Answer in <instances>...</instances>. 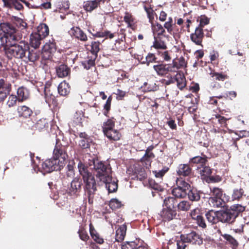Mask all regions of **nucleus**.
Returning a JSON list of instances; mask_svg holds the SVG:
<instances>
[{
    "label": "nucleus",
    "mask_w": 249,
    "mask_h": 249,
    "mask_svg": "<svg viewBox=\"0 0 249 249\" xmlns=\"http://www.w3.org/2000/svg\"><path fill=\"white\" fill-rule=\"evenodd\" d=\"M206 161L207 160L205 157L196 156L192 158L190 160V162L194 163H199L200 164V165H202L205 163Z\"/></svg>",
    "instance_id": "47"
},
{
    "label": "nucleus",
    "mask_w": 249,
    "mask_h": 249,
    "mask_svg": "<svg viewBox=\"0 0 249 249\" xmlns=\"http://www.w3.org/2000/svg\"><path fill=\"white\" fill-rule=\"evenodd\" d=\"M78 233L80 239L83 241H86L88 240L89 238L86 231L83 229L79 230L78 231Z\"/></svg>",
    "instance_id": "62"
},
{
    "label": "nucleus",
    "mask_w": 249,
    "mask_h": 249,
    "mask_svg": "<svg viewBox=\"0 0 249 249\" xmlns=\"http://www.w3.org/2000/svg\"><path fill=\"white\" fill-rule=\"evenodd\" d=\"M57 89L58 92L60 95L66 96L70 91V87L68 83L63 81L59 84Z\"/></svg>",
    "instance_id": "23"
},
{
    "label": "nucleus",
    "mask_w": 249,
    "mask_h": 249,
    "mask_svg": "<svg viewBox=\"0 0 249 249\" xmlns=\"http://www.w3.org/2000/svg\"><path fill=\"white\" fill-rule=\"evenodd\" d=\"M81 29L77 27H72L69 31V34L72 36H74L75 38H77L79 33H80Z\"/></svg>",
    "instance_id": "60"
},
{
    "label": "nucleus",
    "mask_w": 249,
    "mask_h": 249,
    "mask_svg": "<svg viewBox=\"0 0 249 249\" xmlns=\"http://www.w3.org/2000/svg\"><path fill=\"white\" fill-rule=\"evenodd\" d=\"M100 181L105 184L106 188L109 193L115 192L118 189L117 181L115 179H113L110 175L107 176Z\"/></svg>",
    "instance_id": "12"
},
{
    "label": "nucleus",
    "mask_w": 249,
    "mask_h": 249,
    "mask_svg": "<svg viewBox=\"0 0 249 249\" xmlns=\"http://www.w3.org/2000/svg\"><path fill=\"white\" fill-rule=\"evenodd\" d=\"M204 37L203 28L197 27L196 28L195 31L190 35L191 40L197 45L202 46V41Z\"/></svg>",
    "instance_id": "14"
},
{
    "label": "nucleus",
    "mask_w": 249,
    "mask_h": 249,
    "mask_svg": "<svg viewBox=\"0 0 249 249\" xmlns=\"http://www.w3.org/2000/svg\"><path fill=\"white\" fill-rule=\"evenodd\" d=\"M101 0H88L83 3V8L87 12H91L97 8Z\"/></svg>",
    "instance_id": "18"
},
{
    "label": "nucleus",
    "mask_w": 249,
    "mask_h": 249,
    "mask_svg": "<svg viewBox=\"0 0 249 249\" xmlns=\"http://www.w3.org/2000/svg\"><path fill=\"white\" fill-rule=\"evenodd\" d=\"M176 209H166L163 208L162 211L160 212V216L164 220H170L173 219L176 215Z\"/></svg>",
    "instance_id": "17"
},
{
    "label": "nucleus",
    "mask_w": 249,
    "mask_h": 249,
    "mask_svg": "<svg viewBox=\"0 0 249 249\" xmlns=\"http://www.w3.org/2000/svg\"><path fill=\"white\" fill-rule=\"evenodd\" d=\"M56 71L57 76L61 78L68 76L70 73V68L64 64L61 65L56 68Z\"/></svg>",
    "instance_id": "20"
},
{
    "label": "nucleus",
    "mask_w": 249,
    "mask_h": 249,
    "mask_svg": "<svg viewBox=\"0 0 249 249\" xmlns=\"http://www.w3.org/2000/svg\"><path fill=\"white\" fill-rule=\"evenodd\" d=\"M19 37L17 36V30L8 22L0 24V43L11 44L15 40H19Z\"/></svg>",
    "instance_id": "3"
},
{
    "label": "nucleus",
    "mask_w": 249,
    "mask_h": 249,
    "mask_svg": "<svg viewBox=\"0 0 249 249\" xmlns=\"http://www.w3.org/2000/svg\"><path fill=\"white\" fill-rule=\"evenodd\" d=\"M114 125V123L111 120H108L103 125V131L104 134L106 133L107 131L113 129Z\"/></svg>",
    "instance_id": "48"
},
{
    "label": "nucleus",
    "mask_w": 249,
    "mask_h": 249,
    "mask_svg": "<svg viewBox=\"0 0 249 249\" xmlns=\"http://www.w3.org/2000/svg\"><path fill=\"white\" fill-rule=\"evenodd\" d=\"M109 205L112 209H116L121 207V203L118 199L113 198L110 200Z\"/></svg>",
    "instance_id": "51"
},
{
    "label": "nucleus",
    "mask_w": 249,
    "mask_h": 249,
    "mask_svg": "<svg viewBox=\"0 0 249 249\" xmlns=\"http://www.w3.org/2000/svg\"><path fill=\"white\" fill-rule=\"evenodd\" d=\"M84 114L82 111H77L73 115V123L76 125H81L84 120Z\"/></svg>",
    "instance_id": "31"
},
{
    "label": "nucleus",
    "mask_w": 249,
    "mask_h": 249,
    "mask_svg": "<svg viewBox=\"0 0 249 249\" xmlns=\"http://www.w3.org/2000/svg\"><path fill=\"white\" fill-rule=\"evenodd\" d=\"M231 213L236 214V217L240 213L243 212L245 210V207L240 204H234L229 209Z\"/></svg>",
    "instance_id": "38"
},
{
    "label": "nucleus",
    "mask_w": 249,
    "mask_h": 249,
    "mask_svg": "<svg viewBox=\"0 0 249 249\" xmlns=\"http://www.w3.org/2000/svg\"><path fill=\"white\" fill-rule=\"evenodd\" d=\"M89 138L80 139L79 142V145L83 149L90 148L91 146H94V144L90 143Z\"/></svg>",
    "instance_id": "41"
},
{
    "label": "nucleus",
    "mask_w": 249,
    "mask_h": 249,
    "mask_svg": "<svg viewBox=\"0 0 249 249\" xmlns=\"http://www.w3.org/2000/svg\"><path fill=\"white\" fill-rule=\"evenodd\" d=\"M177 187L172 190V194L177 198L184 197L190 187V185L183 180L182 178H177L176 180Z\"/></svg>",
    "instance_id": "7"
},
{
    "label": "nucleus",
    "mask_w": 249,
    "mask_h": 249,
    "mask_svg": "<svg viewBox=\"0 0 249 249\" xmlns=\"http://www.w3.org/2000/svg\"><path fill=\"white\" fill-rule=\"evenodd\" d=\"M191 204L187 201H181L178 204V209L180 211H187L190 208Z\"/></svg>",
    "instance_id": "45"
},
{
    "label": "nucleus",
    "mask_w": 249,
    "mask_h": 249,
    "mask_svg": "<svg viewBox=\"0 0 249 249\" xmlns=\"http://www.w3.org/2000/svg\"><path fill=\"white\" fill-rule=\"evenodd\" d=\"M154 41L153 47L156 49H166L167 47L165 42L161 40L160 38L154 36Z\"/></svg>",
    "instance_id": "36"
},
{
    "label": "nucleus",
    "mask_w": 249,
    "mask_h": 249,
    "mask_svg": "<svg viewBox=\"0 0 249 249\" xmlns=\"http://www.w3.org/2000/svg\"><path fill=\"white\" fill-rule=\"evenodd\" d=\"M89 160V166L95 171L96 177L100 181L110 175L111 168L109 165L105 164L102 161L93 158Z\"/></svg>",
    "instance_id": "4"
},
{
    "label": "nucleus",
    "mask_w": 249,
    "mask_h": 249,
    "mask_svg": "<svg viewBox=\"0 0 249 249\" xmlns=\"http://www.w3.org/2000/svg\"><path fill=\"white\" fill-rule=\"evenodd\" d=\"M124 21L127 24V27L132 28L134 24V18L131 14L125 12L124 16Z\"/></svg>",
    "instance_id": "43"
},
{
    "label": "nucleus",
    "mask_w": 249,
    "mask_h": 249,
    "mask_svg": "<svg viewBox=\"0 0 249 249\" xmlns=\"http://www.w3.org/2000/svg\"><path fill=\"white\" fill-rule=\"evenodd\" d=\"M18 115L25 118H27L31 116L32 113V110L28 107L22 106L18 107Z\"/></svg>",
    "instance_id": "29"
},
{
    "label": "nucleus",
    "mask_w": 249,
    "mask_h": 249,
    "mask_svg": "<svg viewBox=\"0 0 249 249\" xmlns=\"http://www.w3.org/2000/svg\"><path fill=\"white\" fill-rule=\"evenodd\" d=\"M167 171V170H161L159 171H153L157 181H160L162 179V177L164 175L165 173Z\"/></svg>",
    "instance_id": "53"
},
{
    "label": "nucleus",
    "mask_w": 249,
    "mask_h": 249,
    "mask_svg": "<svg viewBox=\"0 0 249 249\" xmlns=\"http://www.w3.org/2000/svg\"><path fill=\"white\" fill-rule=\"evenodd\" d=\"M176 81L177 83L178 87L182 89L186 86L185 78L182 74L178 73L176 75Z\"/></svg>",
    "instance_id": "34"
},
{
    "label": "nucleus",
    "mask_w": 249,
    "mask_h": 249,
    "mask_svg": "<svg viewBox=\"0 0 249 249\" xmlns=\"http://www.w3.org/2000/svg\"><path fill=\"white\" fill-rule=\"evenodd\" d=\"M105 135H106V136L110 140L114 141H117L119 140L121 136L119 132L113 129L111 130L107 131Z\"/></svg>",
    "instance_id": "37"
},
{
    "label": "nucleus",
    "mask_w": 249,
    "mask_h": 249,
    "mask_svg": "<svg viewBox=\"0 0 249 249\" xmlns=\"http://www.w3.org/2000/svg\"><path fill=\"white\" fill-rule=\"evenodd\" d=\"M11 85L3 79H0V102L4 100L7 96L10 93Z\"/></svg>",
    "instance_id": "15"
},
{
    "label": "nucleus",
    "mask_w": 249,
    "mask_h": 249,
    "mask_svg": "<svg viewBox=\"0 0 249 249\" xmlns=\"http://www.w3.org/2000/svg\"><path fill=\"white\" fill-rule=\"evenodd\" d=\"M99 42H92L91 44V52L92 54L96 55L100 50Z\"/></svg>",
    "instance_id": "58"
},
{
    "label": "nucleus",
    "mask_w": 249,
    "mask_h": 249,
    "mask_svg": "<svg viewBox=\"0 0 249 249\" xmlns=\"http://www.w3.org/2000/svg\"><path fill=\"white\" fill-rule=\"evenodd\" d=\"M152 147H149L146 151L144 156L142 157V161H146L147 162H150V160L154 157L153 153L151 152Z\"/></svg>",
    "instance_id": "46"
},
{
    "label": "nucleus",
    "mask_w": 249,
    "mask_h": 249,
    "mask_svg": "<svg viewBox=\"0 0 249 249\" xmlns=\"http://www.w3.org/2000/svg\"><path fill=\"white\" fill-rule=\"evenodd\" d=\"M205 216L208 221L212 224H215L219 221V211H210L206 213Z\"/></svg>",
    "instance_id": "21"
},
{
    "label": "nucleus",
    "mask_w": 249,
    "mask_h": 249,
    "mask_svg": "<svg viewBox=\"0 0 249 249\" xmlns=\"http://www.w3.org/2000/svg\"><path fill=\"white\" fill-rule=\"evenodd\" d=\"M82 181L79 178L75 177L71 181L70 185L68 187V193L71 196L77 195L80 191Z\"/></svg>",
    "instance_id": "10"
},
{
    "label": "nucleus",
    "mask_w": 249,
    "mask_h": 249,
    "mask_svg": "<svg viewBox=\"0 0 249 249\" xmlns=\"http://www.w3.org/2000/svg\"><path fill=\"white\" fill-rule=\"evenodd\" d=\"M191 172V169L189 166L187 164H180L177 171L178 174L180 176H188Z\"/></svg>",
    "instance_id": "26"
},
{
    "label": "nucleus",
    "mask_w": 249,
    "mask_h": 249,
    "mask_svg": "<svg viewBox=\"0 0 249 249\" xmlns=\"http://www.w3.org/2000/svg\"><path fill=\"white\" fill-rule=\"evenodd\" d=\"M15 40L11 44H4L2 46L4 47L5 53L9 58H22L26 56L29 47L28 44L24 41Z\"/></svg>",
    "instance_id": "2"
},
{
    "label": "nucleus",
    "mask_w": 249,
    "mask_h": 249,
    "mask_svg": "<svg viewBox=\"0 0 249 249\" xmlns=\"http://www.w3.org/2000/svg\"><path fill=\"white\" fill-rule=\"evenodd\" d=\"M17 94L19 101L26 100L28 98L29 95L28 90L24 87H20L18 89Z\"/></svg>",
    "instance_id": "28"
},
{
    "label": "nucleus",
    "mask_w": 249,
    "mask_h": 249,
    "mask_svg": "<svg viewBox=\"0 0 249 249\" xmlns=\"http://www.w3.org/2000/svg\"><path fill=\"white\" fill-rule=\"evenodd\" d=\"M5 7L20 10L23 7L22 5L18 0H2Z\"/></svg>",
    "instance_id": "19"
},
{
    "label": "nucleus",
    "mask_w": 249,
    "mask_h": 249,
    "mask_svg": "<svg viewBox=\"0 0 249 249\" xmlns=\"http://www.w3.org/2000/svg\"><path fill=\"white\" fill-rule=\"evenodd\" d=\"M14 21L16 25L21 30L25 29L27 27L26 22L20 18L15 17Z\"/></svg>",
    "instance_id": "40"
},
{
    "label": "nucleus",
    "mask_w": 249,
    "mask_h": 249,
    "mask_svg": "<svg viewBox=\"0 0 249 249\" xmlns=\"http://www.w3.org/2000/svg\"><path fill=\"white\" fill-rule=\"evenodd\" d=\"M199 174L201 176L208 177L211 174L212 171L208 166L202 167L199 168Z\"/></svg>",
    "instance_id": "50"
},
{
    "label": "nucleus",
    "mask_w": 249,
    "mask_h": 249,
    "mask_svg": "<svg viewBox=\"0 0 249 249\" xmlns=\"http://www.w3.org/2000/svg\"><path fill=\"white\" fill-rule=\"evenodd\" d=\"M156 57L153 53H148L146 56L145 60L141 62L142 64H146L147 66H149L150 63L156 61Z\"/></svg>",
    "instance_id": "44"
},
{
    "label": "nucleus",
    "mask_w": 249,
    "mask_h": 249,
    "mask_svg": "<svg viewBox=\"0 0 249 249\" xmlns=\"http://www.w3.org/2000/svg\"><path fill=\"white\" fill-rule=\"evenodd\" d=\"M186 243L187 242L185 240H183V235H181L180 240H178L177 243L178 249H185Z\"/></svg>",
    "instance_id": "59"
},
{
    "label": "nucleus",
    "mask_w": 249,
    "mask_h": 249,
    "mask_svg": "<svg viewBox=\"0 0 249 249\" xmlns=\"http://www.w3.org/2000/svg\"><path fill=\"white\" fill-rule=\"evenodd\" d=\"M236 218V214L231 213L230 210L219 211V221L223 223H231Z\"/></svg>",
    "instance_id": "13"
},
{
    "label": "nucleus",
    "mask_w": 249,
    "mask_h": 249,
    "mask_svg": "<svg viewBox=\"0 0 249 249\" xmlns=\"http://www.w3.org/2000/svg\"><path fill=\"white\" fill-rule=\"evenodd\" d=\"M126 227L125 225L120 226L116 231V239L117 241L124 240L125 235Z\"/></svg>",
    "instance_id": "27"
},
{
    "label": "nucleus",
    "mask_w": 249,
    "mask_h": 249,
    "mask_svg": "<svg viewBox=\"0 0 249 249\" xmlns=\"http://www.w3.org/2000/svg\"><path fill=\"white\" fill-rule=\"evenodd\" d=\"M152 29L154 36L157 35H162L165 33V30L162 26L159 23L152 24Z\"/></svg>",
    "instance_id": "35"
},
{
    "label": "nucleus",
    "mask_w": 249,
    "mask_h": 249,
    "mask_svg": "<svg viewBox=\"0 0 249 249\" xmlns=\"http://www.w3.org/2000/svg\"><path fill=\"white\" fill-rule=\"evenodd\" d=\"M210 195L211 197L209 198V202L210 204L213 207H223L225 206V202L229 201L230 200L229 196L225 194L222 198L223 192L219 188H211Z\"/></svg>",
    "instance_id": "5"
},
{
    "label": "nucleus",
    "mask_w": 249,
    "mask_h": 249,
    "mask_svg": "<svg viewBox=\"0 0 249 249\" xmlns=\"http://www.w3.org/2000/svg\"><path fill=\"white\" fill-rule=\"evenodd\" d=\"M244 194V191L242 189H235L233 191L231 195L232 200H239L242 197Z\"/></svg>",
    "instance_id": "42"
},
{
    "label": "nucleus",
    "mask_w": 249,
    "mask_h": 249,
    "mask_svg": "<svg viewBox=\"0 0 249 249\" xmlns=\"http://www.w3.org/2000/svg\"><path fill=\"white\" fill-rule=\"evenodd\" d=\"M224 237L233 248L236 247L238 246L237 241L230 235L225 234Z\"/></svg>",
    "instance_id": "54"
},
{
    "label": "nucleus",
    "mask_w": 249,
    "mask_h": 249,
    "mask_svg": "<svg viewBox=\"0 0 249 249\" xmlns=\"http://www.w3.org/2000/svg\"><path fill=\"white\" fill-rule=\"evenodd\" d=\"M187 194L189 199L191 201H198L200 198L199 193L196 190H189Z\"/></svg>",
    "instance_id": "39"
},
{
    "label": "nucleus",
    "mask_w": 249,
    "mask_h": 249,
    "mask_svg": "<svg viewBox=\"0 0 249 249\" xmlns=\"http://www.w3.org/2000/svg\"><path fill=\"white\" fill-rule=\"evenodd\" d=\"M176 203V199L173 197H167L164 200L163 208L166 209H176L175 204Z\"/></svg>",
    "instance_id": "30"
},
{
    "label": "nucleus",
    "mask_w": 249,
    "mask_h": 249,
    "mask_svg": "<svg viewBox=\"0 0 249 249\" xmlns=\"http://www.w3.org/2000/svg\"><path fill=\"white\" fill-rule=\"evenodd\" d=\"M18 99V98L16 96L12 94L8 97V99L7 102V105L9 107H13L16 104Z\"/></svg>",
    "instance_id": "55"
},
{
    "label": "nucleus",
    "mask_w": 249,
    "mask_h": 249,
    "mask_svg": "<svg viewBox=\"0 0 249 249\" xmlns=\"http://www.w3.org/2000/svg\"><path fill=\"white\" fill-rule=\"evenodd\" d=\"M79 174L82 177L85 184L86 189L89 197V202L92 204L93 202V194L96 190V183L93 175L89 171L87 166L81 161L78 164Z\"/></svg>",
    "instance_id": "1"
},
{
    "label": "nucleus",
    "mask_w": 249,
    "mask_h": 249,
    "mask_svg": "<svg viewBox=\"0 0 249 249\" xmlns=\"http://www.w3.org/2000/svg\"><path fill=\"white\" fill-rule=\"evenodd\" d=\"M56 160H53L52 159L46 160L42 163L41 166H38V171L44 175L54 170H61V168L56 163Z\"/></svg>",
    "instance_id": "8"
},
{
    "label": "nucleus",
    "mask_w": 249,
    "mask_h": 249,
    "mask_svg": "<svg viewBox=\"0 0 249 249\" xmlns=\"http://www.w3.org/2000/svg\"><path fill=\"white\" fill-rule=\"evenodd\" d=\"M42 50L43 53H46L48 57L50 54L55 50V45L53 42L49 41V42H46L43 47Z\"/></svg>",
    "instance_id": "32"
},
{
    "label": "nucleus",
    "mask_w": 249,
    "mask_h": 249,
    "mask_svg": "<svg viewBox=\"0 0 249 249\" xmlns=\"http://www.w3.org/2000/svg\"><path fill=\"white\" fill-rule=\"evenodd\" d=\"M182 235L183 240H185L187 243L198 245H200L202 243V241L199 237V235L195 231Z\"/></svg>",
    "instance_id": "16"
},
{
    "label": "nucleus",
    "mask_w": 249,
    "mask_h": 249,
    "mask_svg": "<svg viewBox=\"0 0 249 249\" xmlns=\"http://www.w3.org/2000/svg\"><path fill=\"white\" fill-rule=\"evenodd\" d=\"M160 57L166 61H169L171 59V57L168 51H164L159 53Z\"/></svg>",
    "instance_id": "64"
},
{
    "label": "nucleus",
    "mask_w": 249,
    "mask_h": 249,
    "mask_svg": "<svg viewBox=\"0 0 249 249\" xmlns=\"http://www.w3.org/2000/svg\"><path fill=\"white\" fill-rule=\"evenodd\" d=\"M95 64V58L94 59H89L85 60L82 62V65L85 69L89 70L92 66H93Z\"/></svg>",
    "instance_id": "52"
},
{
    "label": "nucleus",
    "mask_w": 249,
    "mask_h": 249,
    "mask_svg": "<svg viewBox=\"0 0 249 249\" xmlns=\"http://www.w3.org/2000/svg\"><path fill=\"white\" fill-rule=\"evenodd\" d=\"M48 124L45 119H42L38 120L36 124V127L39 130L47 127Z\"/></svg>",
    "instance_id": "49"
},
{
    "label": "nucleus",
    "mask_w": 249,
    "mask_h": 249,
    "mask_svg": "<svg viewBox=\"0 0 249 249\" xmlns=\"http://www.w3.org/2000/svg\"><path fill=\"white\" fill-rule=\"evenodd\" d=\"M210 75L212 77H215V79L217 80L223 81L226 78V75L217 72H211Z\"/></svg>",
    "instance_id": "61"
},
{
    "label": "nucleus",
    "mask_w": 249,
    "mask_h": 249,
    "mask_svg": "<svg viewBox=\"0 0 249 249\" xmlns=\"http://www.w3.org/2000/svg\"><path fill=\"white\" fill-rule=\"evenodd\" d=\"M58 140L56 139V145L53 152V160H56V163L61 168L64 167L65 164V161L68 158V155L66 152L64 147L60 146L58 145Z\"/></svg>",
    "instance_id": "6"
},
{
    "label": "nucleus",
    "mask_w": 249,
    "mask_h": 249,
    "mask_svg": "<svg viewBox=\"0 0 249 249\" xmlns=\"http://www.w3.org/2000/svg\"><path fill=\"white\" fill-rule=\"evenodd\" d=\"M49 33L48 27L44 23L40 24L37 28V32L36 34L38 35L43 39L47 36Z\"/></svg>",
    "instance_id": "25"
},
{
    "label": "nucleus",
    "mask_w": 249,
    "mask_h": 249,
    "mask_svg": "<svg viewBox=\"0 0 249 249\" xmlns=\"http://www.w3.org/2000/svg\"><path fill=\"white\" fill-rule=\"evenodd\" d=\"M28 59L31 62H34L39 58V54L34 51H29V49L27 52Z\"/></svg>",
    "instance_id": "57"
},
{
    "label": "nucleus",
    "mask_w": 249,
    "mask_h": 249,
    "mask_svg": "<svg viewBox=\"0 0 249 249\" xmlns=\"http://www.w3.org/2000/svg\"><path fill=\"white\" fill-rule=\"evenodd\" d=\"M96 36H98V37L106 36L107 38H109L111 39V38H112L114 36V34L110 33V32H109L108 31H106V32H103L101 33H98L96 34Z\"/></svg>",
    "instance_id": "63"
},
{
    "label": "nucleus",
    "mask_w": 249,
    "mask_h": 249,
    "mask_svg": "<svg viewBox=\"0 0 249 249\" xmlns=\"http://www.w3.org/2000/svg\"><path fill=\"white\" fill-rule=\"evenodd\" d=\"M137 244L135 242H126L122 245V249H135Z\"/></svg>",
    "instance_id": "56"
},
{
    "label": "nucleus",
    "mask_w": 249,
    "mask_h": 249,
    "mask_svg": "<svg viewBox=\"0 0 249 249\" xmlns=\"http://www.w3.org/2000/svg\"><path fill=\"white\" fill-rule=\"evenodd\" d=\"M44 93V98L47 103H49L53 101L55 98L54 94L55 87L52 86L50 82L48 81L43 88Z\"/></svg>",
    "instance_id": "9"
},
{
    "label": "nucleus",
    "mask_w": 249,
    "mask_h": 249,
    "mask_svg": "<svg viewBox=\"0 0 249 249\" xmlns=\"http://www.w3.org/2000/svg\"><path fill=\"white\" fill-rule=\"evenodd\" d=\"M186 62L185 59L181 57L178 60V62L174 60L171 64L172 70H174L173 72H176L177 70L186 67Z\"/></svg>",
    "instance_id": "22"
},
{
    "label": "nucleus",
    "mask_w": 249,
    "mask_h": 249,
    "mask_svg": "<svg viewBox=\"0 0 249 249\" xmlns=\"http://www.w3.org/2000/svg\"><path fill=\"white\" fill-rule=\"evenodd\" d=\"M153 69L157 75L159 76H164L168 73V72H173L171 64H164L162 63L153 66Z\"/></svg>",
    "instance_id": "11"
},
{
    "label": "nucleus",
    "mask_w": 249,
    "mask_h": 249,
    "mask_svg": "<svg viewBox=\"0 0 249 249\" xmlns=\"http://www.w3.org/2000/svg\"><path fill=\"white\" fill-rule=\"evenodd\" d=\"M134 174L136 175L138 179L142 180L146 177V173L143 168L139 166H135Z\"/></svg>",
    "instance_id": "33"
},
{
    "label": "nucleus",
    "mask_w": 249,
    "mask_h": 249,
    "mask_svg": "<svg viewBox=\"0 0 249 249\" xmlns=\"http://www.w3.org/2000/svg\"><path fill=\"white\" fill-rule=\"evenodd\" d=\"M43 38L35 33H32L30 36V45L34 48H37L41 44Z\"/></svg>",
    "instance_id": "24"
}]
</instances>
